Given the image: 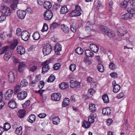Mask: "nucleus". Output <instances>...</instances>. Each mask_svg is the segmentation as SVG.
I'll return each instance as SVG.
<instances>
[{"label":"nucleus","mask_w":135,"mask_h":135,"mask_svg":"<svg viewBox=\"0 0 135 135\" xmlns=\"http://www.w3.org/2000/svg\"><path fill=\"white\" fill-rule=\"evenodd\" d=\"M82 11L80 7L77 5L75 6V9L71 11L70 15L72 17L80 16L81 14V12Z\"/></svg>","instance_id":"f257e3e1"},{"label":"nucleus","mask_w":135,"mask_h":135,"mask_svg":"<svg viewBox=\"0 0 135 135\" xmlns=\"http://www.w3.org/2000/svg\"><path fill=\"white\" fill-rule=\"evenodd\" d=\"M0 11L6 16H9L11 13V11L9 7L1 4L0 7Z\"/></svg>","instance_id":"f03ea898"},{"label":"nucleus","mask_w":135,"mask_h":135,"mask_svg":"<svg viewBox=\"0 0 135 135\" xmlns=\"http://www.w3.org/2000/svg\"><path fill=\"white\" fill-rule=\"evenodd\" d=\"M52 61V59H50L47 60L42 63V65H44L42 67V70L41 73L43 74L45 73L48 71L49 69V67L48 64Z\"/></svg>","instance_id":"7ed1b4c3"},{"label":"nucleus","mask_w":135,"mask_h":135,"mask_svg":"<svg viewBox=\"0 0 135 135\" xmlns=\"http://www.w3.org/2000/svg\"><path fill=\"white\" fill-rule=\"evenodd\" d=\"M6 3H8L9 1L11 2V7L13 10H15L17 8V5L18 3V0H3Z\"/></svg>","instance_id":"20e7f679"},{"label":"nucleus","mask_w":135,"mask_h":135,"mask_svg":"<svg viewBox=\"0 0 135 135\" xmlns=\"http://www.w3.org/2000/svg\"><path fill=\"white\" fill-rule=\"evenodd\" d=\"M127 32L126 28L123 27L121 26L118 29L117 33L120 36H122L126 34Z\"/></svg>","instance_id":"39448f33"},{"label":"nucleus","mask_w":135,"mask_h":135,"mask_svg":"<svg viewBox=\"0 0 135 135\" xmlns=\"http://www.w3.org/2000/svg\"><path fill=\"white\" fill-rule=\"evenodd\" d=\"M52 51L51 46L50 45H47L44 46L43 49V52L44 54L45 55H47L49 54Z\"/></svg>","instance_id":"423d86ee"},{"label":"nucleus","mask_w":135,"mask_h":135,"mask_svg":"<svg viewBox=\"0 0 135 135\" xmlns=\"http://www.w3.org/2000/svg\"><path fill=\"white\" fill-rule=\"evenodd\" d=\"M44 16L45 20H51L53 16L52 11L50 10L46 11L44 13Z\"/></svg>","instance_id":"0eeeda50"},{"label":"nucleus","mask_w":135,"mask_h":135,"mask_svg":"<svg viewBox=\"0 0 135 135\" xmlns=\"http://www.w3.org/2000/svg\"><path fill=\"white\" fill-rule=\"evenodd\" d=\"M13 91L12 89H9L7 90L4 94V98L6 100H9L11 99L13 94Z\"/></svg>","instance_id":"6e6552de"},{"label":"nucleus","mask_w":135,"mask_h":135,"mask_svg":"<svg viewBox=\"0 0 135 135\" xmlns=\"http://www.w3.org/2000/svg\"><path fill=\"white\" fill-rule=\"evenodd\" d=\"M30 36L29 32L27 31H23L21 33V37L24 41H27L29 38Z\"/></svg>","instance_id":"1a4fd4ad"},{"label":"nucleus","mask_w":135,"mask_h":135,"mask_svg":"<svg viewBox=\"0 0 135 135\" xmlns=\"http://www.w3.org/2000/svg\"><path fill=\"white\" fill-rule=\"evenodd\" d=\"M27 95L26 92L22 91L18 93L17 94V98L18 99L22 100L25 99Z\"/></svg>","instance_id":"9d476101"},{"label":"nucleus","mask_w":135,"mask_h":135,"mask_svg":"<svg viewBox=\"0 0 135 135\" xmlns=\"http://www.w3.org/2000/svg\"><path fill=\"white\" fill-rule=\"evenodd\" d=\"M8 81L10 83H13L15 81V76L12 71L9 72L8 74Z\"/></svg>","instance_id":"9b49d317"},{"label":"nucleus","mask_w":135,"mask_h":135,"mask_svg":"<svg viewBox=\"0 0 135 135\" xmlns=\"http://www.w3.org/2000/svg\"><path fill=\"white\" fill-rule=\"evenodd\" d=\"M17 16L21 19H23L26 14V13L25 11L20 10L17 11Z\"/></svg>","instance_id":"f8f14e48"},{"label":"nucleus","mask_w":135,"mask_h":135,"mask_svg":"<svg viewBox=\"0 0 135 135\" xmlns=\"http://www.w3.org/2000/svg\"><path fill=\"white\" fill-rule=\"evenodd\" d=\"M89 110L90 112L93 113L96 111L97 108L95 104L91 103H90L89 105Z\"/></svg>","instance_id":"ddd939ff"},{"label":"nucleus","mask_w":135,"mask_h":135,"mask_svg":"<svg viewBox=\"0 0 135 135\" xmlns=\"http://www.w3.org/2000/svg\"><path fill=\"white\" fill-rule=\"evenodd\" d=\"M61 95L59 93H53L51 95L52 99L55 101H58L60 99Z\"/></svg>","instance_id":"4468645a"},{"label":"nucleus","mask_w":135,"mask_h":135,"mask_svg":"<svg viewBox=\"0 0 135 135\" xmlns=\"http://www.w3.org/2000/svg\"><path fill=\"white\" fill-rule=\"evenodd\" d=\"M26 66V64L25 62H22L19 63L18 67V70L20 73L22 72L24 70V68Z\"/></svg>","instance_id":"2eb2a0df"},{"label":"nucleus","mask_w":135,"mask_h":135,"mask_svg":"<svg viewBox=\"0 0 135 135\" xmlns=\"http://www.w3.org/2000/svg\"><path fill=\"white\" fill-rule=\"evenodd\" d=\"M61 46L59 44L57 43L56 44L55 50L56 55H60V51H61Z\"/></svg>","instance_id":"dca6fc26"},{"label":"nucleus","mask_w":135,"mask_h":135,"mask_svg":"<svg viewBox=\"0 0 135 135\" xmlns=\"http://www.w3.org/2000/svg\"><path fill=\"white\" fill-rule=\"evenodd\" d=\"M17 50L18 53L21 55H22L25 52V48L22 46H17Z\"/></svg>","instance_id":"f3484780"},{"label":"nucleus","mask_w":135,"mask_h":135,"mask_svg":"<svg viewBox=\"0 0 135 135\" xmlns=\"http://www.w3.org/2000/svg\"><path fill=\"white\" fill-rule=\"evenodd\" d=\"M132 17V15L128 12L122 15L120 18L124 20H128L131 19Z\"/></svg>","instance_id":"a211bd4d"},{"label":"nucleus","mask_w":135,"mask_h":135,"mask_svg":"<svg viewBox=\"0 0 135 135\" xmlns=\"http://www.w3.org/2000/svg\"><path fill=\"white\" fill-rule=\"evenodd\" d=\"M111 112V110L110 108L109 107L104 108L102 110L103 114L105 115H109Z\"/></svg>","instance_id":"6ab92c4d"},{"label":"nucleus","mask_w":135,"mask_h":135,"mask_svg":"<svg viewBox=\"0 0 135 135\" xmlns=\"http://www.w3.org/2000/svg\"><path fill=\"white\" fill-rule=\"evenodd\" d=\"M90 47L91 50L95 53H97L99 50V48L96 45L93 44H91Z\"/></svg>","instance_id":"aec40b11"},{"label":"nucleus","mask_w":135,"mask_h":135,"mask_svg":"<svg viewBox=\"0 0 135 135\" xmlns=\"http://www.w3.org/2000/svg\"><path fill=\"white\" fill-rule=\"evenodd\" d=\"M106 34L110 37L113 38L115 36L114 32L112 30L109 29L107 31Z\"/></svg>","instance_id":"412c9836"},{"label":"nucleus","mask_w":135,"mask_h":135,"mask_svg":"<svg viewBox=\"0 0 135 135\" xmlns=\"http://www.w3.org/2000/svg\"><path fill=\"white\" fill-rule=\"evenodd\" d=\"M36 118V117L35 115L31 114L28 118L27 120L30 123H33L35 121Z\"/></svg>","instance_id":"4be33fe9"},{"label":"nucleus","mask_w":135,"mask_h":135,"mask_svg":"<svg viewBox=\"0 0 135 135\" xmlns=\"http://www.w3.org/2000/svg\"><path fill=\"white\" fill-rule=\"evenodd\" d=\"M12 52L10 51H8L4 55V59L6 61H8L12 56Z\"/></svg>","instance_id":"5701e85b"},{"label":"nucleus","mask_w":135,"mask_h":135,"mask_svg":"<svg viewBox=\"0 0 135 135\" xmlns=\"http://www.w3.org/2000/svg\"><path fill=\"white\" fill-rule=\"evenodd\" d=\"M8 106L10 108L12 109L16 108L17 106V104L14 100L10 101L8 104Z\"/></svg>","instance_id":"b1692460"},{"label":"nucleus","mask_w":135,"mask_h":135,"mask_svg":"<svg viewBox=\"0 0 135 135\" xmlns=\"http://www.w3.org/2000/svg\"><path fill=\"white\" fill-rule=\"evenodd\" d=\"M62 31L65 33H68L69 31V28L68 26L65 25L63 24L61 25Z\"/></svg>","instance_id":"393cba45"},{"label":"nucleus","mask_w":135,"mask_h":135,"mask_svg":"<svg viewBox=\"0 0 135 135\" xmlns=\"http://www.w3.org/2000/svg\"><path fill=\"white\" fill-rule=\"evenodd\" d=\"M70 103L69 99L68 98H65L62 103V106L63 107H66L69 105Z\"/></svg>","instance_id":"a878e982"},{"label":"nucleus","mask_w":135,"mask_h":135,"mask_svg":"<svg viewBox=\"0 0 135 135\" xmlns=\"http://www.w3.org/2000/svg\"><path fill=\"white\" fill-rule=\"evenodd\" d=\"M68 11L67 6L64 5L62 6L60 9L61 14H65Z\"/></svg>","instance_id":"bb28decb"},{"label":"nucleus","mask_w":135,"mask_h":135,"mask_svg":"<svg viewBox=\"0 0 135 135\" xmlns=\"http://www.w3.org/2000/svg\"><path fill=\"white\" fill-rule=\"evenodd\" d=\"M43 6L44 8L47 9L51 8L52 4L50 2L46 1L44 2Z\"/></svg>","instance_id":"cd10ccee"},{"label":"nucleus","mask_w":135,"mask_h":135,"mask_svg":"<svg viewBox=\"0 0 135 135\" xmlns=\"http://www.w3.org/2000/svg\"><path fill=\"white\" fill-rule=\"evenodd\" d=\"M129 0H123L121 2V6L123 8H126L129 6L128 3Z\"/></svg>","instance_id":"c85d7f7f"},{"label":"nucleus","mask_w":135,"mask_h":135,"mask_svg":"<svg viewBox=\"0 0 135 135\" xmlns=\"http://www.w3.org/2000/svg\"><path fill=\"white\" fill-rule=\"evenodd\" d=\"M52 120V123L54 124L57 125L60 123V119L58 116L54 117Z\"/></svg>","instance_id":"c756f323"},{"label":"nucleus","mask_w":135,"mask_h":135,"mask_svg":"<svg viewBox=\"0 0 135 135\" xmlns=\"http://www.w3.org/2000/svg\"><path fill=\"white\" fill-rule=\"evenodd\" d=\"M18 44V41L17 39H15L11 42L10 45V47L12 49H14Z\"/></svg>","instance_id":"7c9ffc66"},{"label":"nucleus","mask_w":135,"mask_h":135,"mask_svg":"<svg viewBox=\"0 0 135 135\" xmlns=\"http://www.w3.org/2000/svg\"><path fill=\"white\" fill-rule=\"evenodd\" d=\"M26 113V111L24 110H19L18 113V115L20 118H23Z\"/></svg>","instance_id":"2f4dec72"},{"label":"nucleus","mask_w":135,"mask_h":135,"mask_svg":"<svg viewBox=\"0 0 135 135\" xmlns=\"http://www.w3.org/2000/svg\"><path fill=\"white\" fill-rule=\"evenodd\" d=\"M86 55L89 57H91L93 56L94 54L89 50H86L85 51Z\"/></svg>","instance_id":"473e14b6"},{"label":"nucleus","mask_w":135,"mask_h":135,"mask_svg":"<svg viewBox=\"0 0 135 135\" xmlns=\"http://www.w3.org/2000/svg\"><path fill=\"white\" fill-rule=\"evenodd\" d=\"M37 68L36 65L33 63L30 64L29 66L30 70L32 72L35 71L36 69Z\"/></svg>","instance_id":"72a5a7b5"},{"label":"nucleus","mask_w":135,"mask_h":135,"mask_svg":"<svg viewBox=\"0 0 135 135\" xmlns=\"http://www.w3.org/2000/svg\"><path fill=\"white\" fill-rule=\"evenodd\" d=\"M32 36L33 39L35 40H38L40 38V34L37 32H34Z\"/></svg>","instance_id":"f704fd0d"},{"label":"nucleus","mask_w":135,"mask_h":135,"mask_svg":"<svg viewBox=\"0 0 135 135\" xmlns=\"http://www.w3.org/2000/svg\"><path fill=\"white\" fill-rule=\"evenodd\" d=\"M68 84L65 82L62 83L59 85L60 88L62 89H66L68 87Z\"/></svg>","instance_id":"c9c22d12"},{"label":"nucleus","mask_w":135,"mask_h":135,"mask_svg":"<svg viewBox=\"0 0 135 135\" xmlns=\"http://www.w3.org/2000/svg\"><path fill=\"white\" fill-rule=\"evenodd\" d=\"M22 129L21 126L17 128L15 130L16 133L18 135H21L22 133Z\"/></svg>","instance_id":"e433bc0d"},{"label":"nucleus","mask_w":135,"mask_h":135,"mask_svg":"<svg viewBox=\"0 0 135 135\" xmlns=\"http://www.w3.org/2000/svg\"><path fill=\"white\" fill-rule=\"evenodd\" d=\"M9 48V46H7L3 47L1 49L0 54H4L8 50Z\"/></svg>","instance_id":"4c0bfd02"},{"label":"nucleus","mask_w":135,"mask_h":135,"mask_svg":"<svg viewBox=\"0 0 135 135\" xmlns=\"http://www.w3.org/2000/svg\"><path fill=\"white\" fill-rule=\"evenodd\" d=\"M75 52L78 54L81 55L83 53L84 51L81 47H78L76 49Z\"/></svg>","instance_id":"58836bf2"},{"label":"nucleus","mask_w":135,"mask_h":135,"mask_svg":"<svg viewBox=\"0 0 135 135\" xmlns=\"http://www.w3.org/2000/svg\"><path fill=\"white\" fill-rule=\"evenodd\" d=\"M59 25V24L57 23L54 22L50 25V28L51 30H53L55 29L58 27Z\"/></svg>","instance_id":"ea45409f"},{"label":"nucleus","mask_w":135,"mask_h":135,"mask_svg":"<svg viewBox=\"0 0 135 135\" xmlns=\"http://www.w3.org/2000/svg\"><path fill=\"white\" fill-rule=\"evenodd\" d=\"M97 68L98 71L102 73L104 71V67L102 64H98L97 66Z\"/></svg>","instance_id":"a19ab883"},{"label":"nucleus","mask_w":135,"mask_h":135,"mask_svg":"<svg viewBox=\"0 0 135 135\" xmlns=\"http://www.w3.org/2000/svg\"><path fill=\"white\" fill-rule=\"evenodd\" d=\"M90 125V123L88 122L86 120H84L82 126L85 128H88L89 127Z\"/></svg>","instance_id":"79ce46f5"},{"label":"nucleus","mask_w":135,"mask_h":135,"mask_svg":"<svg viewBox=\"0 0 135 135\" xmlns=\"http://www.w3.org/2000/svg\"><path fill=\"white\" fill-rule=\"evenodd\" d=\"M109 29L108 27L103 26H101L100 28V30L105 34Z\"/></svg>","instance_id":"37998d69"},{"label":"nucleus","mask_w":135,"mask_h":135,"mask_svg":"<svg viewBox=\"0 0 135 135\" xmlns=\"http://www.w3.org/2000/svg\"><path fill=\"white\" fill-rule=\"evenodd\" d=\"M120 87L119 85H116L113 87V91L115 93L118 92L120 89Z\"/></svg>","instance_id":"c03bdc74"},{"label":"nucleus","mask_w":135,"mask_h":135,"mask_svg":"<svg viewBox=\"0 0 135 135\" xmlns=\"http://www.w3.org/2000/svg\"><path fill=\"white\" fill-rule=\"evenodd\" d=\"M102 99L104 103H108L109 102V99L107 94H104L103 95Z\"/></svg>","instance_id":"a18cd8bd"},{"label":"nucleus","mask_w":135,"mask_h":135,"mask_svg":"<svg viewBox=\"0 0 135 135\" xmlns=\"http://www.w3.org/2000/svg\"><path fill=\"white\" fill-rule=\"evenodd\" d=\"M109 67V68L112 70L115 69L117 68L116 65L113 62H111L110 63Z\"/></svg>","instance_id":"49530a36"},{"label":"nucleus","mask_w":135,"mask_h":135,"mask_svg":"<svg viewBox=\"0 0 135 135\" xmlns=\"http://www.w3.org/2000/svg\"><path fill=\"white\" fill-rule=\"evenodd\" d=\"M55 76L51 74L49 78L47 80V82L49 83L53 82L55 80Z\"/></svg>","instance_id":"de8ad7c7"},{"label":"nucleus","mask_w":135,"mask_h":135,"mask_svg":"<svg viewBox=\"0 0 135 135\" xmlns=\"http://www.w3.org/2000/svg\"><path fill=\"white\" fill-rule=\"evenodd\" d=\"M129 6L131 8H135V1L134 0H129L128 3Z\"/></svg>","instance_id":"09e8293b"},{"label":"nucleus","mask_w":135,"mask_h":135,"mask_svg":"<svg viewBox=\"0 0 135 135\" xmlns=\"http://www.w3.org/2000/svg\"><path fill=\"white\" fill-rule=\"evenodd\" d=\"M86 26L85 27V30L87 32H89L91 30V25L90 24L89 22H88L86 24Z\"/></svg>","instance_id":"8fccbe9b"},{"label":"nucleus","mask_w":135,"mask_h":135,"mask_svg":"<svg viewBox=\"0 0 135 135\" xmlns=\"http://www.w3.org/2000/svg\"><path fill=\"white\" fill-rule=\"evenodd\" d=\"M76 65L75 64H72L69 66V69L73 72L76 70Z\"/></svg>","instance_id":"3c124183"},{"label":"nucleus","mask_w":135,"mask_h":135,"mask_svg":"<svg viewBox=\"0 0 135 135\" xmlns=\"http://www.w3.org/2000/svg\"><path fill=\"white\" fill-rule=\"evenodd\" d=\"M48 29V27L47 25L45 23L44 24L43 26L41 31L43 32H44L47 31Z\"/></svg>","instance_id":"603ef678"},{"label":"nucleus","mask_w":135,"mask_h":135,"mask_svg":"<svg viewBox=\"0 0 135 135\" xmlns=\"http://www.w3.org/2000/svg\"><path fill=\"white\" fill-rule=\"evenodd\" d=\"M61 66V64L60 63H56L54 65L53 69L55 70H58L60 68Z\"/></svg>","instance_id":"864d4df0"},{"label":"nucleus","mask_w":135,"mask_h":135,"mask_svg":"<svg viewBox=\"0 0 135 135\" xmlns=\"http://www.w3.org/2000/svg\"><path fill=\"white\" fill-rule=\"evenodd\" d=\"M28 85V83L25 79H23L21 83V85L23 86H25Z\"/></svg>","instance_id":"5fc2aeb1"},{"label":"nucleus","mask_w":135,"mask_h":135,"mask_svg":"<svg viewBox=\"0 0 135 135\" xmlns=\"http://www.w3.org/2000/svg\"><path fill=\"white\" fill-rule=\"evenodd\" d=\"M88 122L90 123H93L94 122V116L93 115L89 116L88 118Z\"/></svg>","instance_id":"6e6d98bb"},{"label":"nucleus","mask_w":135,"mask_h":135,"mask_svg":"<svg viewBox=\"0 0 135 135\" xmlns=\"http://www.w3.org/2000/svg\"><path fill=\"white\" fill-rule=\"evenodd\" d=\"M4 129L6 131L9 129L11 127L10 124L7 123H5L4 124Z\"/></svg>","instance_id":"4d7b16f0"},{"label":"nucleus","mask_w":135,"mask_h":135,"mask_svg":"<svg viewBox=\"0 0 135 135\" xmlns=\"http://www.w3.org/2000/svg\"><path fill=\"white\" fill-rule=\"evenodd\" d=\"M21 90V88L20 85H17L15 87L14 89V92L15 93H17L19 91Z\"/></svg>","instance_id":"13d9d810"},{"label":"nucleus","mask_w":135,"mask_h":135,"mask_svg":"<svg viewBox=\"0 0 135 135\" xmlns=\"http://www.w3.org/2000/svg\"><path fill=\"white\" fill-rule=\"evenodd\" d=\"M30 103V101L29 100L26 101L25 103H24L22 105L23 107V108H26L28 106Z\"/></svg>","instance_id":"bf43d9fd"},{"label":"nucleus","mask_w":135,"mask_h":135,"mask_svg":"<svg viewBox=\"0 0 135 135\" xmlns=\"http://www.w3.org/2000/svg\"><path fill=\"white\" fill-rule=\"evenodd\" d=\"M95 93V90L93 89H90L88 90V94L92 96Z\"/></svg>","instance_id":"052dcab7"},{"label":"nucleus","mask_w":135,"mask_h":135,"mask_svg":"<svg viewBox=\"0 0 135 135\" xmlns=\"http://www.w3.org/2000/svg\"><path fill=\"white\" fill-rule=\"evenodd\" d=\"M16 35L17 36H21V33L22 32V30L20 28H17L16 30Z\"/></svg>","instance_id":"680f3d73"},{"label":"nucleus","mask_w":135,"mask_h":135,"mask_svg":"<svg viewBox=\"0 0 135 135\" xmlns=\"http://www.w3.org/2000/svg\"><path fill=\"white\" fill-rule=\"evenodd\" d=\"M128 13L132 15V17L135 15V10L133 8H131L129 10V9H128Z\"/></svg>","instance_id":"e2e57ef3"},{"label":"nucleus","mask_w":135,"mask_h":135,"mask_svg":"<svg viewBox=\"0 0 135 135\" xmlns=\"http://www.w3.org/2000/svg\"><path fill=\"white\" fill-rule=\"evenodd\" d=\"M44 83L42 81H40L39 84L38 85V87L40 89L43 88L44 85Z\"/></svg>","instance_id":"0e129e2a"},{"label":"nucleus","mask_w":135,"mask_h":135,"mask_svg":"<svg viewBox=\"0 0 135 135\" xmlns=\"http://www.w3.org/2000/svg\"><path fill=\"white\" fill-rule=\"evenodd\" d=\"M6 16L4 15H1L0 16V22H2L6 19Z\"/></svg>","instance_id":"69168bd1"},{"label":"nucleus","mask_w":135,"mask_h":135,"mask_svg":"<svg viewBox=\"0 0 135 135\" xmlns=\"http://www.w3.org/2000/svg\"><path fill=\"white\" fill-rule=\"evenodd\" d=\"M113 120L112 119L109 118L107 119L106 121L107 124L108 126L110 125L112 123Z\"/></svg>","instance_id":"338daca9"},{"label":"nucleus","mask_w":135,"mask_h":135,"mask_svg":"<svg viewBox=\"0 0 135 135\" xmlns=\"http://www.w3.org/2000/svg\"><path fill=\"white\" fill-rule=\"evenodd\" d=\"M84 62L86 64L88 65H90L91 62L89 60V59L88 58H86L84 60Z\"/></svg>","instance_id":"774afa93"}]
</instances>
